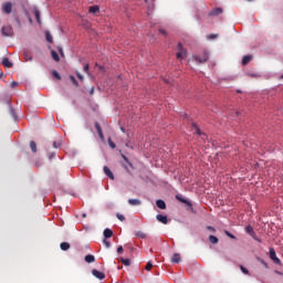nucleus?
<instances>
[{"mask_svg":"<svg viewBox=\"0 0 283 283\" xmlns=\"http://www.w3.org/2000/svg\"><path fill=\"white\" fill-rule=\"evenodd\" d=\"M2 65H4V67H12L13 64H12V62H10V59L3 57Z\"/></svg>","mask_w":283,"mask_h":283,"instance_id":"aec40b11","label":"nucleus"},{"mask_svg":"<svg viewBox=\"0 0 283 283\" xmlns=\"http://www.w3.org/2000/svg\"><path fill=\"white\" fill-rule=\"evenodd\" d=\"M156 218H157L158 222H161V224H167V222H168L167 216L157 214Z\"/></svg>","mask_w":283,"mask_h":283,"instance_id":"dca6fc26","label":"nucleus"},{"mask_svg":"<svg viewBox=\"0 0 283 283\" xmlns=\"http://www.w3.org/2000/svg\"><path fill=\"white\" fill-rule=\"evenodd\" d=\"M181 260H182V259L180 258V254H179V253H175V254L172 255V258H171L172 264H180Z\"/></svg>","mask_w":283,"mask_h":283,"instance_id":"9d476101","label":"nucleus"},{"mask_svg":"<svg viewBox=\"0 0 283 283\" xmlns=\"http://www.w3.org/2000/svg\"><path fill=\"white\" fill-rule=\"evenodd\" d=\"M51 56H52L53 61H56V63H59L61 61L59 53H56V51H54V50L51 51Z\"/></svg>","mask_w":283,"mask_h":283,"instance_id":"6ab92c4d","label":"nucleus"},{"mask_svg":"<svg viewBox=\"0 0 283 283\" xmlns=\"http://www.w3.org/2000/svg\"><path fill=\"white\" fill-rule=\"evenodd\" d=\"M57 51H59V53L61 54V56H65V54L63 53V48L57 46Z\"/></svg>","mask_w":283,"mask_h":283,"instance_id":"37998d69","label":"nucleus"},{"mask_svg":"<svg viewBox=\"0 0 283 283\" xmlns=\"http://www.w3.org/2000/svg\"><path fill=\"white\" fill-rule=\"evenodd\" d=\"M208 39H218V34H210V35H208Z\"/></svg>","mask_w":283,"mask_h":283,"instance_id":"a18cd8bd","label":"nucleus"},{"mask_svg":"<svg viewBox=\"0 0 283 283\" xmlns=\"http://www.w3.org/2000/svg\"><path fill=\"white\" fill-rule=\"evenodd\" d=\"M85 262H87V264H92V262H96V258L92 254H88L85 256Z\"/></svg>","mask_w":283,"mask_h":283,"instance_id":"4be33fe9","label":"nucleus"},{"mask_svg":"<svg viewBox=\"0 0 283 283\" xmlns=\"http://www.w3.org/2000/svg\"><path fill=\"white\" fill-rule=\"evenodd\" d=\"M103 243L106 247V249H109L112 247V243H109V241H107V239H104Z\"/></svg>","mask_w":283,"mask_h":283,"instance_id":"72a5a7b5","label":"nucleus"},{"mask_svg":"<svg viewBox=\"0 0 283 283\" xmlns=\"http://www.w3.org/2000/svg\"><path fill=\"white\" fill-rule=\"evenodd\" d=\"M176 200H178L179 202H182L184 205H187V207H191L190 201L185 199L181 195H177Z\"/></svg>","mask_w":283,"mask_h":283,"instance_id":"6e6552de","label":"nucleus"},{"mask_svg":"<svg viewBox=\"0 0 283 283\" xmlns=\"http://www.w3.org/2000/svg\"><path fill=\"white\" fill-rule=\"evenodd\" d=\"M117 253H119V254L123 253V245H119V247L117 248Z\"/></svg>","mask_w":283,"mask_h":283,"instance_id":"49530a36","label":"nucleus"},{"mask_svg":"<svg viewBox=\"0 0 283 283\" xmlns=\"http://www.w3.org/2000/svg\"><path fill=\"white\" fill-rule=\"evenodd\" d=\"M0 76H3V73H0Z\"/></svg>","mask_w":283,"mask_h":283,"instance_id":"5fc2aeb1","label":"nucleus"},{"mask_svg":"<svg viewBox=\"0 0 283 283\" xmlns=\"http://www.w3.org/2000/svg\"><path fill=\"white\" fill-rule=\"evenodd\" d=\"M92 275L94 277H96L97 280H105V273H103V272H101V271H98L96 269L92 270Z\"/></svg>","mask_w":283,"mask_h":283,"instance_id":"39448f33","label":"nucleus"},{"mask_svg":"<svg viewBox=\"0 0 283 283\" xmlns=\"http://www.w3.org/2000/svg\"><path fill=\"white\" fill-rule=\"evenodd\" d=\"M30 149L33 154H36V143L34 140L30 142Z\"/></svg>","mask_w":283,"mask_h":283,"instance_id":"393cba45","label":"nucleus"},{"mask_svg":"<svg viewBox=\"0 0 283 283\" xmlns=\"http://www.w3.org/2000/svg\"><path fill=\"white\" fill-rule=\"evenodd\" d=\"M120 130H122V132H125V128L120 127Z\"/></svg>","mask_w":283,"mask_h":283,"instance_id":"603ef678","label":"nucleus"},{"mask_svg":"<svg viewBox=\"0 0 283 283\" xmlns=\"http://www.w3.org/2000/svg\"><path fill=\"white\" fill-rule=\"evenodd\" d=\"M18 85H19L18 82H14V81H13V82L11 83V87H17Z\"/></svg>","mask_w":283,"mask_h":283,"instance_id":"8fccbe9b","label":"nucleus"},{"mask_svg":"<svg viewBox=\"0 0 283 283\" xmlns=\"http://www.w3.org/2000/svg\"><path fill=\"white\" fill-rule=\"evenodd\" d=\"M46 41L52 43V34H50V32H46Z\"/></svg>","mask_w":283,"mask_h":283,"instance_id":"58836bf2","label":"nucleus"},{"mask_svg":"<svg viewBox=\"0 0 283 283\" xmlns=\"http://www.w3.org/2000/svg\"><path fill=\"white\" fill-rule=\"evenodd\" d=\"M122 264H124V266H129L132 264V261H129V259H120Z\"/></svg>","mask_w":283,"mask_h":283,"instance_id":"c85d7f7f","label":"nucleus"},{"mask_svg":"<svg viewBox=\"0 0 283 283\" xmlns=\"http://www.w3.org/2000/svg\"><path fill=\"white\" fill-rule=\"evenodd\" d=\"M23 59H24V61H32V52L28 51V50H24L23 51Z\"/></svg>","mask_w":283,"mask_h":283,"instance_id":"2eb2a0df","label":"nucleus"},{"mask_svg":"<svg viewBox=\"0 0 283 283\" xmlns=\"http://www.w3.org/2000/svg\"><path fill=\"white\" fill-rule=\"evenodd\" d=\"M95 129L99 136V139L105 140V135H103V128H101V124L95 123Z\"/></svg>","mask_w":283,"mask_h":283,"instance_id":"0eeeda50","label":"nucleus"},{"mask_svg":"<svg viewBox=\"0 0 283 283\" xmlns=\"http://www.w3.org/2000/svg\"><path fill=\"white\" fill-rule=\"evenodd\" d=\"M195 61L197 63H207V61H209V53H203L202 56H196Z\"/></svg>","mask_w":283,"mask_h":283,"instance_id":"423d86ee","label":"nucleus"},{"mask_svg":"<svg viewBox=\"0 0 283 283\" xmlns=\"http://www.w3.org/2000/svg\"><path fill=\"white\" fill-rule=\"evenodd\" d=\"M53 76L54 78H57V81H61V74H59V72L53 71Z\"/></svg>","mask_w":283,"mask_h":283,"instance_id":"f704fd0d","label":"nucleus"},{"mask_svg":"<svg viewBox=\"0 0 283 283\" xmlns=\"http://www.w3.org/2000/svg\"><path fill=\"white\" fill-rule=\"evenodd\" d=\"M159 34H164V36H167V31L165 29H159Z\"/></svg>","mask_w":283,"mask_h":283,"instance_id":"79ce46f5","label":"nucleus"},{"mask_svg":"<svg viewBox=\"0 0 283 283\" xmlns=\"http://www.w3.org/2000/svg\"><path fill=\"white\" fill-rule=\"evenodd\" d=\"M60 249H61L62 251H69V249H70V243H69V242H62V243L60 244Z\"/></svg>","mask_w":283,"mask_h":283,"instance_id":"b1692460","label":"nucleus"},{"mask_svg":"<svg viewBox=\"0 0 283 283\" xmlns=\"http://www.w3.org/2000/svg\"><path fill=\"white\" fill-rule=\"evenodd\" d=\"M222 12H223L222 8H217V9H213L209 14L210 17H218L222 14Z\"/></svg>","mask_w":283,"mask_h":283,"instance_id":"4468645a","label":"nucleus"},{"mask_svg":"<svg viewBox=\"0 0 283 283\" xmlns=\"http://www.w3.org/2000/svg\"><path fill=\"white\" fill-rule=\"evenodd\" d=\"M156 205H157L158 209H167V203H165V201L163 199H158L156 201Z\"/></svg>","mask_w":283,"mask_h":283,"instance_id":"f3484780","label":"nucleus"},{"mask_svg":"<svg viewBox=\"0 0 283 283\" xmlns=\"http://www.w3.org/2000/svg\"><path fill=\"white\" fill-rule=\"evenodd\" d=\"M123 160H125V163H127L130 167H133L132 163H129V159L127 158V156L122 155Z\"/></svg>","mask_w":283,"mask_h":283,"instance_id":"4c0bfd02","label":"nucleus"},{"mask_svg":"<svg viewBox=\"0 0 283 283\" xmlns=\"http://www.w3.org/2000/svg\"><path fill=\"white\" fill-rule=\"evenodd\" d=\"M209 242L211 244H218L219 240L216 235H209Z\"/></svg>","mask_w":283,"mask_h":283,"instance_id":"bb28decb","label":"nucleus"},{"mask_svg":"<svg viewBox=\"0 0 283 283\" xmlns=\"http://www.w3.org/2000/svg\"><path fill=\"white\" fill-rule=\"evenodd\" d=\"M104 174H105L106 176H108V178H109L111 180H114V172H112V170L109 169V167L104 166Z\"/></svg>","mask_w":283,"mask_h":283,"instance_id":"f8f14e48","label":"nucleus"},{"mask_svg":"<svg viewBox=\"0 0 283 283\" xmlns=\"http://www.w3.org/2000/svg\"><path fill=\"white\" fill-rule=\"evenodd\" d=\"M165 81V83H169V81H167V80H164Z\"/></svg>","mask_w":283,"mask_h":283,"instance_id":"864d4df0","label":"nucleus"},{"mask_svg":"<svg viewBox=\"0 0 283 283\" xmlns=\"http://www.w3.org/2000/svg\"><path fill=\"white\" fill-rule=\"evenodd\" d=\"M88 12L91 14H98L101 12V8L98 6H92L88 8Z\"/></svg>","mask_w":283,"mask_h":283,"instance_id":"1a4fd4ad","label":"nucleus"},{"mask_svg":"<svg viewBox=\"0 0 283 283\" xmlns=\"http://www.w3.org/2000/svg\"><path fill=\"white\" fill-rule=\"evenodd\" d=\"M177 50H178V52H177V59L179 60V61H182V59H186L187 57V50H185V48H182V43H178V45H177Z\"/></svg>","mask_w":283,"mask_h":283,"instance_id":"f257e3e1","label":"nucleus"},{"mask_svg":"<svg viewBox=\"0 0 283 283\" xmlns=\"http://www.w3.org/2000/svg\"><path fill=\"white\" fill-rule=\"evenodd\" d=\"M270 260H272L274 264H282V261H280V259L275 254V249L273 248L270 249Z\"/></svg>","mask_w":283,"mask_h":283,"instance_id":"7ed1b4c3","label":"nucleus"},{"mask_svg":"<svg viewBox=\"0 0 283 283\" xmlns=\"http://www.w3.org/2000/svg\"><path fill=\"white\" fill-rule=\"evenodd\" d=\"M281 78H283V75H281Z\"/></svg>","mask_w":283,"mask_h":283,"instance_id":"13d9d810","label":"nucleus"},{"mask_svg":"<svg viewBox=\"0 0 283 283\" xmlns=\"http://www.w3.org/2000/svg\"><path fill=\"white\" fill-rule=\"evenodd\" d=\"M17 21H18L19 25H21V22H20V20H19V19H17Z\"/></svg>","mask_w":283,"mask_h":283,"instance_id":"3c124183","label":"nucleus"},{"mask_svg":"<svg viewBox=\"0 0 283 283\" xmlns=\"http://www.w3.org/2000/svg\"><path fill=\"white\" fill-rule=\"evenodd\" d=\"M128 205H132V207H138L142 205V201L138 199H129Z\"/></svg>","mask_w":283,"mask_h":283,"instance_id":"a211bd4d","label":"nucleus"},{"mask_svg":"<svg viewBox=\"0 0 283 283\" xmlns=\"http://www.w3.org/2000/svg\"><path fill=\"white\" fill-rule=\"evenodd\" d=\"M146 271H149L150 269H154V264L151 263V261H148L146 264Z\"/></svg>","mask_w":283,"mask_h":283,"instance_id":"2f4dec72","label":"nucleus"},{"mask_svg":"<svg viewBox=\"0 0 283 283\" xmlns=\"http://www.w3.org/2000/svg\"><path fill=\"white\" fill-rule=\"evenodd\" d=\"M34 17H35L38 23H41V12L39 11V9L34 10Z\"/></svg>","mask_w":283,"mask_h":283,"instance_id":"a878e982","label":"nucleus"},{"mask_svg":"<svg viewBox=\"0 0 283 283\" xmlns=\"http://www.w3.org/2000/svg\"><path fill=\"white\" fill-rule=\"evenodd\" d=\"M83 70H84V72H90V64H85Z\"/></svg>","mask_w":283,"mask_h":283,"instance_id":"c03bdc74","label":"nucleus"},{"mask_svg":"<svg viewBox=\"0 0 283 283\" xmlns=\"http://www.w3.org/2000/svg\"><path fill=\"white\" fill-rule=\"evenodd\" d=\"M108 146L111 147V149H116V144L112 142V137H108Z\"/></svg>","mask_w":283,"mask_h":283,"instance_id":"c756f323","label":"nucleus"},{"mask_svg":"<svg viewBox=\"0 0 283 283\" xmlns=\"http://www.w3.org/2000/svg\"><path fill=\"white\" fill-rule=\"evenodd\" d=\"M116 218L119 219L120 222H125V216L117 212Z\"/></svg>","mask_w":283,"mask_h":283,"instance_id":"473e14b6","label":"nucleus"},{"mask_svg":"<svg viewBox=\"0 0 283 283\" xmlns=\"http://www.w3.org/2000/svg\"><path fill=\"white\" fill-rule=\"evenodd\" d=\"M53 147L54 149H59V147H61V142H54Z\"/></svg>","mask_w":283,"mask_h":283,"instance_id":"ea45409f","label":"nucleus"},{"mask_svg":"<svg viewBox=\"0 0 283 283\" xmlns=\"http://www.w3.org/2000/svg\"><path fill=\"white\" fill-rule=\"evenodd\" d=\"M126 147H129V144H126Z\"/></svg>","mask_w":283,"mask_h":283,"instance_id":"6e6d98bb","label":"nucleus"},{"mask_svg":"<svg viewBox=\"0 0 283 283\" xmlns=\"http://www.w3.org/2000/svg\"><path fill=\"white\" fill-rule=\"evenodd\" d=\"M76 76H77V78L80 80V81H83V75L81 74V73H76Z\"/></svg>","mask_w":283,"mask_h":283,"instance_id":"de8ad7c7","label":"nucleus"},{"mask_svg":"<svg viewBox=\"0 0 283 283\" xmlns=\"http://www.w3.org/2000/svg\"><path fill=\"white\" fill-rule=\"evenodd\" d=\"M70 81L71 83H73V85H75V87H78V81H76V77H74V75H70Z\"/></svg>","mask_w":283,"mask_h":283,"instance_id":"cd10ccee","label":"nucleus"},{"mask_svg":"<svg viewBox=\"0 0 283 283\" xmlns=\"http://www.w3.org/2000/svg\"><path fill=\"white\" fill-rule=\"evenodd\" d=\"M193 127H195L197 134H198L199 136H201V135H202V132L200 130V128L198 127V125L193 124Z\"/></svg>","mask_w":283,"mask_h":283,"instance_id":"e433bc0d","label":"nucleus"},{"mask_svg":"<svg viewBox=\"0 0 283 283\" xmlns=\"http://www.w3.org/2000/svg\"><path fill=\"white\" fill-rule=\"evenodd\" d=\"M1 32H2L3 36H13L14 35L12 25L2 27Z\"/></svg>","mask_w":283,"mask_h":283,"instance_id":"f03ea898","label":"nucleus"},{"mask_svg":"<svg viewBox=\"0 0 283 283\" xmlns=\"http://www.w3.org/2000/svg\"><path fill=\"white\" fill-rule=\"evenodd\" d=\"M240 269L242 273H244V275H249V270H247V268H244L243 265H240Z\"/></svg>","mask_w":283,"mask_h":283,"instance_id":"c9c22d12","label":"nucleus"},{"mask_svg":"<svg viewBox=\"0 0 283 283\" xmlns=\"http://www.w3.org/2000/svg\"><path fill=\"white\" fill-rule=\"evenodd\" d=\"M235 114H237V116H238V114H240V113H239V112H237Z\"/></svg>","mask_w":283,"mask_h":283,"instance_id":"4d7b16f0","label":"nucleus"},{"mask_svg":"<svg viewBox=\"0 0 283 283\" xmlns=\"http://www.w3.org/2000/svg\"><path fill=\"white\" fill-rule=\"evenodd\" d=\"M112 235H114V231H112V229H109V228H106L105 230H104V238H112Z\"/></svg>","mask_w":283,"mask_h":283,"instance_id":"412c9836","label":"nucleus"},{"mask_svg":"<svg viewBox=\"0 0 283 283\" xmlns=\"http://www.w3.org/2000/svg\"><path fill=\"white\" fill-rule=\"evenodd\" d=\"M136 238H139L140 240H145L147 238V234L143 231L135 232Z\"/></svg>","mask_w":283,"mask_h":283,"instance_id":"5701e85b","label":"nucleus"},{"mask_svg":"<svg viewBox=\"0 0 283 283\" xmlns=\"http://www.w3.org/2000/svg\"><path fill=\"white\" fill-rule=\"evenodd\" d=\"M56 156V153H51L49 156V159L52 160V158H54Z\"/></svg>","mask_w":283,"mask_h":283,"instance_id":"09e8293b","label":"nucleus"},{"mask_svg":"<svg viewBox=\"0 0 283 283\" xmlns=\"http://www.w3.org/2000/svg\"><path fill=\"white\" fill-rule=\"evenodd\" d=\"M2 12H4V14H12V2H4L2 4Z\"/></svg>","mask_w":283,"mask_h":283,"instance_id":"20e7f679","label":"nucleus"},{"mask_svg":"<svg viewBox=\"0 0 283 283\" xmlns=\"http://www.w3.org/2000/svg\"><path fill=\"white\" fill-rule=\"evenodd\" d=\"M207 230L208 231H211V233H216V228L211 227V226H208L207 227Z\"/></svg>","mask_w":283,"mask_h":283,"instance_id":"a19ab883","label":"nucleus"},{"mask_svg":"<svg viewBox=\"0 0 283 283\" xmlns=\"http://www.w3.org/2000/svg\"><path fill=\"white\" fill-rule=\"evenodd\" d=\"M226 235L228 238H231V240H235V235H233L231 232H229L228 230L224 231Z\"/></svg>","mask_w":283,"mask_h":283,"instance_id":"7c9ffc66","label":"nucleus"},{"mask_svg":"<svg viewBox=\"0 0 283 283\" xmlns=\"http://www.w3.org/2000/svg\"><path fill=\"white\" fill-rule=\"evenodd\" d=\"M245 231H247V233H249V235H251L254 240H256L255 231L253 230V227L247 226Z\"/></svg>","mask_w":283,"mask_h":283,"instance_id":"ddd939ff","label":"nucleus"},{"mask_svg":"<svg viewBox=\"0 0 283 283\" xmlns=\"http://www.w3.org/2000/svg\"><path fill=\"white\" fill-rule=\"evenodd\" d=\"M248 1H253V0H248Z\"/></svg>","mask_w":283,"mask_h":283,"instance_id":"bf43d9fd","label":"nucleus"},{"mask_svg":"<svg viewBox=\"0 0 283 283\" xmlns=\"http://www.w3.org/2000/svg\"><path fill=\"white\" fill-rule=\"evenodd\" d=\"M253 61V55H244L242 59V65H249Z\"/></svg>","mask_w":283,"mask_h":283,"instance_id":"9b49d317","label":"nucleus"}]
</instances>
